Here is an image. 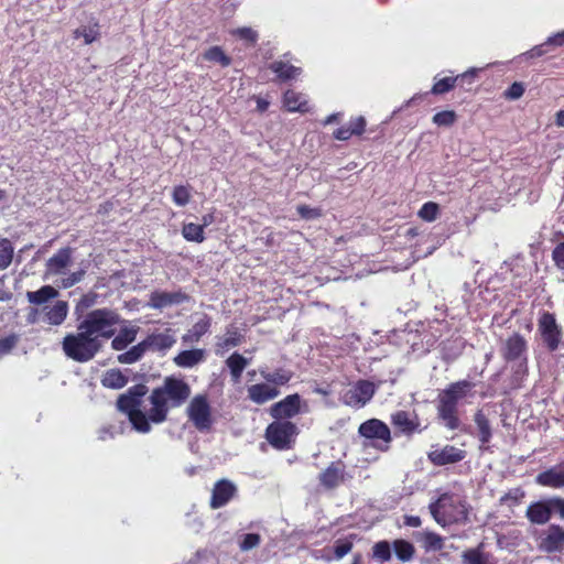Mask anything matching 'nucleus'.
<instances>
[{"label": "nucleus", "instance_id": "1", "mask_svg": "<svg viewBox=\"0 0 564 564\" xmlns=\"http://www.w3.org/2000/svg\"><path fill=\"white\" fill-rule=\"evenodd\" d=\"M147 392V386L135 384L127 393L120 395L117 401L118 410L128 416L132 427L139 433H149L151 431L150 423H163L170 408H178L187 401L191 395V387L181 378L166 377L160 387L152 390L149 397L151 406L143 412L141 404Z\"/></svg>", "mask_w": 564, "mask_h": 564}, {"label": "nucleus", "instance_id": "2", "mask_svg": "<svg viewBox=\"0 0 564 564\" xmlns=\"http://www.w3.org/2000/svg\"><path fill=\"white\" fill-rule=\"evenodd\" d=\"M475 384L468 380H460L448 386L438 397L437 415L442 424L448 430H457L460 420L457 415L458 402L471 394Z\"/></svg>", "mask_w": 564, "mask_h": 564}, {"label": "nucleus", "instance_id": "3", "mask_svg": "<svg viewBox=\"0 0 564 564\" xmlns=\"http://www.w3.org/2000/svg\"><path fill=\"white\" fill-rule=\"evenodd\" d=\"M126 323L121 316L110 308H98L87 313L78 324L77 329H85L96 338H111L117 332V326Z\"/></svg>", "mask_w": 564, "mask_h": 564}, {"label": "nucleus", "instance_id": "4", "mask_svg": "<svg viewBox=\"0 0 564 564\" xmlns=\"http://www.w3.org/2000/svg\"><path fill=\"white\" fill-rule=\"evenodd\" d=\"M429 508L434 520L442 527L463 523L467 520L466 503L456 494H442L436 501L430 503Z\"/></svg>", "mask_w": 564, "mask_h": 564}, {"label": "nucleus", "instance_id": "5", "mask_svg": "<svg viewBox=\"0 0 564 564\" xmlns=\"http://www.w3.org/2000/svg\"><path fill=\"white\" fill-rule=\"evenodd\" d=\"M100 348L101 340L85 333V329H77L76 334H68L63 339L65 355L77 362L91 360Z\"/></svg>", "mask_w": 564, "mask_h": 564}, {"label": "nucleus", "instance_id": "6", "mask_svg": "<svg viewBox=\"0 0 564 564\" xmlns=\"http://www.w3.org/2000/svg\"><path fill=\"white\" fill-rule=\"evenodd\" d=\"M501 355L508 364L517 367V375H524L528 370V344L518 333L512 334L501 347Z\"/></svg>", "mask_w": 564, "mask_h": 564}, {"label": "nucleus", "instance_id": "7", "mask_svg": "<svg viewBox=\"0 0 564 564\" xmlns=\"http://www.w3.org/2000/svg\"><path fill=\"white\" fill-rule=\"evenodd\" d=\"M186 414L193 425L200 432L209 431L215 422L213 408L206 393H198L191 399Z\"/></svg>", "mask_w": 564, "mask_h": 564}, {"label": "nucleus", "instance_id": "8", "mask_svg": "<svg viewBox=\"0 0 564 564\" xmlns=\"http://www.w3.org/2000/svg\"><path fill=\"white\" fill-rule=\"evenodd\" d=\"M358 432L375 448L383 452L389 449L391 431L384 422L378 419H370L360 424Z\"/></svg>", "mask_w": 564, "mask_h": 564}, {"label": "nucleus", "instance_id": "9", "mask_svg": "<svg viewBox=\"0 0 564 564\" xmlns=\"http://www.w3.org/2000/svg\"><path fill=\"white\" fill-rule=\"evenodd\" d=\"M296 434V425L286 420H276L265 431L268 442L276 449L290 448Z\"/></svg>", "mask_w": 564, "mask_h": 564}, {"label": "nucleus", "instance_id": "10", "mask_svg": "<svg viewBox=\"0 0 564 564\" xmlns=\"http://www.w3.org/2000/svg\"><path fill=\"white\" fill-rule=\"evenodd\" d=\"M376 390L377 387L373 382L359 380L343 392L340 400L348 406L361 409L372 399Z\"/></svg>", "mask_w": 564, "mask_h": 564}, {"label": "nucleus", "instance_id": "11", "mask_svg": "<svg viewBox=\"0 0 564 564\" xmlns=\"http://www.w3.org/2000/svg\"><path fill=\"white\" fill-rule=\"evenodd\" d=\"M538 328L549 350H556L562 338V329L554 315L544 312L539 318Z\"/></svg>", "mask_w": 564, "mask_h": 564}, {"label": "nucleus", "instance_id": "12", "mask_svg": "<svg viewBox=\"0 0 564 564\" xmlns=\"http://www.w3.org/2000/svg\"><path fill=\"white\" fill-rule=\"evenodd\" d=\"M391 423L401 434L406 436L421 433L426 429V426H422L415 412L403 410L397 411L391 415Z\"/></svg>", "mask_w": 564, "mask_h": 564}, {"label": "nucleus", "instance_id": "13", "mask_svg": "<svg viewBox=\"0 0 564 564\" xmlns=\"http://www.w3.org/2000/svg\"><path fill=\"white\" fill-rule=\"evenodd\" d=\"M237 492L238 488L231 480L224 478L216 481L212 490L210 508L216 510L225 507L235 498Z\"/></svg>", "mask_w": 564, "mask_h": 564}, {"label": "nucleus", "instance_id": "14", "mask_svg": "<svg viewBox=\"0 0 564 564\" xmlns=\"http://www.w3.org/2000/svg\"><path fill=\"white\" fill-rule=\"evenodd\" d=\"M149 351L165 355L176 344L175 332L171 328L154 330L144 338Z\"/></svg>", "mask_w": 564, "mask_h": 564}, {"label": "nucleus", "instance_id": "15", "mask_svg": "<svg viewBox=\"0 0 564 564\" xmlns=\"http://www.w3.org/2000/svg\"><path fill=\"white\" fill-rule=\"evenodd\" d=\"M539 549L546 553L562 552L564 550V529L558 524H551L540 536Z\"/></svg>", "mask_w": 564, "mask_h": 564}, {"label": "nucleus", "instance_id": "16", "mask_svg": "<svg viewBox=\"0 0 564 564\" xmlns=\"http://www.w3.org/2000/svg\"><path fill=\"white\" fill-rule=\"evenodd\" d=\"M346 468L341 462H333L318 476L319 484L326 489L338 487L346 480Z\"/></svg>", "mask_w": 564, "mask_h": 564}, {"label": "nucleus", "instance_id": "17", "mask_svg": "<svg viewBox=\"0 0 564 564\" xmlns=\"http://www.w3.org/2000/svg\"><path fill=\"white\" fill-rule=\"evenodd\" d=\"M187 300L182 291H154L150 294L149 306L154 310H163L172 305H178Z\"/></svg>", "mask_w": 564, "mask_h": 564}, {"label": "nucleus", "instance_id": "18", "mask_svg": "<svg viewBox=\"0 0 564 564\" xmlns=\"http://www.w3.org/2000/svg\"><path fill=\"white\" fill-rule=\"evenodd\" d=\"M466 456L465 451L452 445L442 448H435L429 453V459L436 466H444L463 460Z\"/></svg>", "mask_w": 564, "mask_h": 564}, {"label": "nucleus", "instance_id": "19", "mask_svg": "<svg viewBox=\"0 0 564 564\" xmlns=\"http://www.w3.org/2000/svg\"><path fill=\"white\" fill-rule=\"evenodd\" d=\"M301 397L290 394L271 408V415L276 420L291 419L300 413Z\"/></svg>", "mask_w": 564, "mask_h": 564}, {"label": "nucleus", "instance_id": "20", "mask_svg": "<svg viewBox=\"0 0 564 564\" xmlns=\"http://www.w3.org/2000/svg\"><path fill=\"white\" fill-rule=\"evenodd\" d=\"M72 248L65 247L59 249L55 254H53L45 264V273L46 275H59L64 274L66 268L72 262Z\"/></svg>", "mask_w": 564, "mask_h": 564}, {"label": "nucleus", "instance_id": "21", "mask_svg": "<svg viewBox=\"0 0 564 564\" xmlns=\"http://www.w3.org/2000/svg\"><path fill=\"white\" fill-rule=\"evenodd\" d=\"M525 517L532 524H545L552 517L551 499L532 502L529 505Z\"/></svg>", "mask_w": 564, "mask_h": 564}, {"label": "nucleus", "instance_id": "22", "mask_svg": "<svg viewBox=\"0 0 564 564\" xmlns=\"http://www.w3.org/2000/svg\"><path fill=\"white\" fill-rule=\"evenodd\" d=\"M242 341V335L235 326H229L226 329L224 336L217 337L215 345V354L217 356H224L230 349L239 346Z\"/></svg>", "mask_w": 564, "mask_h": 564}, {"label": "nucleus", "instance_id": "23", "mask_svg": "<svg viewBox=\"0 0 564 564\" xmlns=\"http://www.w3.org/2000/svg\"><path fill=\"white\" fill-rule=\"evenodd\" d=\"M127 321L126 323H122L123 325H120L119 333L117 335L115 334V336L111 337V348L113 350H124L137 338L140 328L134 325H127Z\"/></svg>", "mask_w": 564, "mask_h": 564}, {"label": "nucleus", "instance_id": "24", "mask_svg": "<svg viewBox=\"0 0 564 564\" xmlns=\"http://www.w3.org/2000/svg\"><path fill=\"white\" fill-rule=\"evenodd\" d=\"M206 359V351L202 348L182 350L174 358V364L180 368H193Z\"/></svg>", "mask_w": 564, "mask_h": 564}, {"label": "nucleus", "instance_id": "25", "mask_svg": "<svg viewBox=\"0 0 564 564\" xmlns=\"http://www.w3.org/2000/svg\"><path fill=\"white\" fill-rule=\"evenodd\" d=\"M248 398L257 403L263 404L279 395V390L268 383H257L248 387Z\"/></svg>", "mask_w": 564, "mask_h": 564}, {"label": "nucleus", "instance_id": "26", "mask_svg": "<svg viewBox=\"0 0 564 564\" xmlns=\"http://www.w3.org/2000/svg\"><path fill=\"white\" fill-rule=\"evenodd\" d=\"M212 326V318L208 315H203L193 326L182 336V341L185 345L198 343L200 338L206 335Z\"/></svg>", "mask_w": 564, "mask_h": 564}, {"label": "nucleus", "instance_id": "27", "mask_svg": "<svg viewBox=\"0 0 564 564\" xmlns=\"http://www.w3.org/2000/svg\"><path fill=\"white\" fill-rule=\"evenodd\" d=\"M536 482L551 488L564 487V467H552L536 476Z\"/></svg>", "mask_w": 564, "mask_h": 564}, {"label": "nucleus", "instance_id": "28", "mask_svg": "<svg viewBox=\"0 0 564 564\" xmlns=\"http://www.w3.org/2000/svg\"><path fill=\"white\" fill-rule=\"evenodd\" d=\"M68 314V304L65 301H57L52 306L45 307V322L53 326L64 323Z\"/></svg>", "mask_w": 564, "mask_h": 564}, {"label": "nucleus", "instance_id": "29", "mask_svg": "<svg viewBox=\"0 0 564 564\" xmlns=\"http://www.w3.org/2000/svg\"><path fill=\"white\" fill-rule=\"evenodd\" d=\"M474 422L477 427V437L480 442V448H486L487 444L492 437V431L489 420L482 411H477L474 416Z\"/></svg>", "mask_w": 564, "mask_h": 564}, {"label": "nucleus", "instance_id": "30", "mask_svg": "<svg viewBox=\"0 0 564 564\" xmlns=\"http://www.w3.org/2000/svg\"><path fill=\"white\" fill-rule=\"evenodd\" d=\"M270 69L276 74L278 78L283 82L292 80L301 75V68L291 65L289 62L274 61L270 64Z\"/></svg>", "mask_w": 564, "mask_h": 564}, {"label": "nucleus", "instance_id": "31", "mask_svg": "<svg viewBox=\"0 0 564 564\" xmlns=\"http://www.w3.org/2000/svg\"><path fill=\"white\" fill-rule=\"evenodd\" d=\"M283 104L289 111L305 112L308 110L306 97L294 90H288L283 97Z\"/></svg>", "mask_w": 564, "mask_h": 564}, {"label": "nucleus", "instance_id": "32", "mask_svg": "<svg viewBox=\"0 0 564 564\" xmlns=\"http://www.w3.org/2000/svg\"><path fill=\"white\" fill-rule=\"evenodd\" d=\"M249 362L250 360L239 352H234L227 358L226 365L230 371V376L234 382H238L240 380L241 375Z\"/></svg>", "mask_w": 564, "mask_h": 564}, {"label": "nucleus", "instance_id": "33", "mask_svg": "<svg viewBox=\"0 0 564 564\" xmlns=\"http://www.w3.org/2000/svg\"><path fill=\"white\" fill-rule=\"evenodd\" d=\"M100 36V25L97 21L93 20L86 25H80L74 31V37H83L86 45L97 41Z\"/></svg>", "mask_w": 564, "mask_h": 564}, {"label": "nucleus", "instance_id": "34", "mask_svg": "<svg viewBox=\"0 0 564 564\" xmlns=\"http://www.w3.org/2000/svg\"><path fill=\"white\" fill-rule=\"evenodd\" d=\"M57 295L58 292L51 285H44L37 291H29L26 293L28 301L35 305L44 304Z\"/></svg>", "mask_w": 564, "mask_h": 564}, {"label": "nucleus", "instance_id": "35", "mask_svg": "<svg viewBox=\"0 0 564 564\" xmlns=\"http://www.w3.org/2000/svg\"><path fill=\"white\" fill-rule=\"evenodd\" d=\"M149 351L148 348H147V345H145V341L144 339L142 341H140L139 344L132 346L130 349H128L127 351L120 354L117 359L120 364H123V365H131V364H134L137 361H139L143 356L144 354Z\"/></svg>", "mask_w": 564, "mask_h": 564}, {"label": "nucleus", "instance_id": "36", "mask_svg": "<svg viewBox=\"0 0 564 564\" xmlns=\"http://www.w3.org/2000/svg\"><path fill=\"white\" fill-rule=\"evenodd\" d=\"M416 540L420 541L425 551H440L444 546V541L441 535L424 531L416 533Z\"/></svg>", "mask_w": 564, "mask_h": 564}, {"label": "nucleus", "instance_id": "37", "mask_svg": "<svg viewBox=\"0 0 564 564\" xmlns=\"http://www.w3.org/2000/svg\"><path fill=\"white\" fill-rule=\"evenodd\" d=\"M392 547L397 558L403 563L410 562L414 557L415 549L413 544L406 540H394Z\"/></svg>", "mask_w": 564, "mask_h": 564}, {"label": "nucleus", "instance_id": "38", "mask_svg": "<svg viewBox=\"0 0 564 564\" xmlns=\"http://www.w3.org/2000/svg\"><path fill=\"white\" fill-rule=\"evenodd\" d=\"M127 382V377L118 369L108 370L101 379L102 386L110 389H121Z\"/></svg>", "mask_w": 564, "mask_h": 564}, {"label": "nucleus", "instance_id": "39", "mask_svg": "<svg viewBox=\"0 0 564 564\" xmlns=\"http://www.w3.org/2000/svg\"><path fill=\"white\" fill-rule=\"evenodd\" d=\"M260 375L267 382L278 386L288 383L292 378V372L284 369H278L272 372L261 369Z\"/></svg>", "mask_w": 564, "mask_h": 564}, {"label": "nucleus", "instance_id": "40", "mask_svg": "<svg viewBox=\"0 0 564 564\" xmlns=\"http://www.w3.org/2000/svg\"><path fill=\"white\" fill-rule=\"evenodd\" d=\"M204 59L217 63L223 67H228L231 64V58L225 54L221 47L212 46L204 54Z\"/></svg>", "mask_w": 564, "mask_h": 564}, {"label": "nucleus", "instance_id": "41", "mask_svg": "<svg viewBox=\"0 0 564 564\" xmlns=\"http://www.w3.org/2000/svg\"><path fill=\"white\" fill-rule=\"evenodd\" d=\"M392 546L389 541L382 540L373 544L372 546V558L384 563L392 557Z\"/></svg>", "mask_w": 564, "mask_h": 564}, {"label": "nucleus", "instance_id": "42", "mask_svg": "<svg viewBox=\"0 0 564 564\" xmlns=\"http://www.w3.org/2000/svg\"><path fill=\"white\" fill-rule=\"evenodd\" d=\"M14 254V248L9 239H0V270L10 267Z\"/></svg>", "mask_w": 564, "mask_h": 564}, {"label": "nucleus", "instance_id": "43", "mask_svg": "<svg viewBox=\"0 0 564 564\" xmlns=\"http://www.w3.org/2000/svg\"><path fill=\"white\" fill-rule=\"evenodd\" d=\"M182 234L187 241L203 242L205 239L203 226L199 224H184Z\"/></svg>", "mask_w": 564, "mask_h": 564}, {"label": "nucleus", "instance_id": "44", "mask_svg": "<svg viewBox=\"0 0 564 564\" xmlns=\"http://www.w3.org/2000/svg\"><path fill=\"white\" fill-rule=\"evenodd\" d=\"M354 545L352 535L346 536L343 539H338L334 543V556L336 560L343 558L345 555H347Z\"/></svg>", "mask_w": 564, "mask_h": 564}, {"label": "nucleus", "instance_id": "45", "mask_svg": "<svg viewBox=\"0 0 564 564\" xmlns=\"http://www.w3.org/2000/svg\"><path fill=\"white\" fill-rule=\"evenodd\" d=\"M124 431V423L120 422L118 424H108L102 426L98 431V438L101 441H107L116 437L119 434H122Z\"/></svg>", "mask_w": 564, "mask_h": 564}, {"label": "nucleus", "instance_id": "46", "mask_svg": "<svg viewBox=\"0 0 564 564\" xmlns=\"http://www.w3.org/2000/svg\"><path fill=\"white\" fill-rule=\"evenodd\" d=\"M440 214V207L434 202H427L423 204V206L420 208L417 215L421 219L425 221H434Z\"/></svg>", "mask_w": 564, "mask_h": 564}, {"label": "nucleus", "instance_id": "47", "mask_svg": "<svg viewBox=\"0 0 564 564\" xmlns=\"http://www.w3.org/2000/svg\"><path fill=\"white\" fill-rule=\"evenodd\" d=\"M456 113L453 110H444L434 115L433 122L440 127H451L456 121Z\"/></svg>", "mask_w": 564, "mask_h": 564}, {"label": "nucleus", "instance_id": "48", "mask_svg": "<svg viewBox=\"0 0 564 564\" xmlns=\"http://www.w3.org/2000/svg\"><path fill=\"white\" fill-rule=\"evenodd\" d=\"M172 199L177 206H185L191 199L188 187L184 185L175 186L172 193Z\"/></svg>", "mask_w": 564, "mask_h": 564}, {"label": "nucleus", "instance_id": "49", "mask_svg": "<svg viewBox=\"0 0 564 564\" xmlns=\"http://www.w3.org/2000/svg\"><path fill=\"white\" fill-rule=\"evenodd\" d=\"M457 78L455 77H444L435 82L432 87V93L434 95H442L449 91L456 84Z\"/></svg>", "mask_w": 564, "mask_h": 564}, {"label": "nucleus", "instance_id": "50", "mask_svg": "<svg viewBox=\"0 0 564 564\" xmlns=\"http://www.w3.org/2000/svg\"><path fill=\"white\" fill-rule=\"evenodd\" d=\"M261 543V536L258 533H247L242 535L239 542L241 551H250L257 547Z\"/></svg>", "mask_w": 564, "mask_h": 564}, {"label": "nucleus", "instance_id": "51", "mask_svg": "<svg viewBox=\"0 0 564 564\" xmlns=\"http://www.w3.org/2000/svg\"><path fill=\"white\" fill-rule=\"evenodd\" d=\"M18 343L19 336L17 334H11L4 338H0V358L9 355Z\"/></svg>", "mask_w": 564, "mask_h": 564}, {"label": "nucleus", "instance_id": "52", "mask_svg": "<svg viewBox=\"0 0 564 564\" xmlns=\"http://www.w3.org/2000/svg\"><path fill=\"white\" fill-rule=\"evenodd\" d=\"M524 495L525 494L521 488H513L509 490L505 496H502L500 501L512 507L520 503V501L524 498Z\"/></svg>", "mask_w": 564, "mask_h": 564}, {"label": "nucleus", "instance_id": "53", "mask_svg": "<svg viewBox=\"0 0 564 564\" xmlns=\"http://www.w3.org/2000/svg\"><path fill=\"white\" fill-rule=\"evenodd\" d=\"M464 564H487L485 555L478 549H471L463 555Z\"/></svg>", "mask_w": 564, "mask_h": 564}, {"label": "nucleus", "instance_id": "54", "mask_svg": "<svg viewBox=\"0 0 564 564\" xmlns=\"http://www.w3.org/2000/svg\"><path fill=\"white\" fill-rule=\"evenodd\" d=\"M481 70V68L471 67L468 70L464 72L460 75H457L455 78H457V82L459 86L465 87L466 85L470 86L475 78L477 77L478 73Z\"/></svg>", "mask_w": 564, "mask_h": 564}, {"label": "nucleus", "instance_id": "55", "mask_svg": "<svg viewBox=\"0 0 564 564\" xmlns=\"http://www.w3.org/2000/svg\"><path fill=\"white\" fill-rule=\"evenodd\" d=\"M86 274V271L84 269H80L78 271H75L70 273L69 275L65 276L61 281V286L63 289H69L74 286L75 284L79 283Z\"/></svg>", "mask_w": 564, "mask_h": 564}, {"label": "nucleus", "instance_id": "56", "mask_svg": "<svg viewBox=\"0 0 564 564\" xmlns=\"http://www.w3.org/2000/svg\"><path fill=\"white\" fill-rule=\"evenodd\" d=\"M550 51H551V46H550V44H546V41H545L542 44L535 45L530 51L523 53L522 55H520V57H525V58L541 57V56L547 54Z\"/></svg>", "mask_w": 564, "mask_h": 564}, {"label": "nucleus", "instance_id": "57", "mask_svg": "<svg viewBox=\"0 0 564 564\" xmlns=\"http://www.w3.org/2000/svg\"><path fill=\"white\" fill-rule=\"evenodd\" d=\"M552 260L558 270L564 271V241L557 243L553 249Z\"/></svg>", "mask_w": 564, "mask_h": 564}, {"label": "nucleus", "instance_id": "58", "mask_svg": "<svg viewBox=\"0 0 564 564\" xmlns=\"http://www.w3.org/2000/svg\"><path fill=\"white\" fill-rule=\"evenodd\" d=\"M354 135H360L366 128V119L362 116L351 119L347 124Z\"/></svg>", "mask_w": 564, "mask_h": 564}, {"label": "nucleus", "instance_id": "59", "mask_svg": "<svg viewBox=\"0 0 564 564\" xmlns=\"http://www.w3.org/2000/svg\"><path fill=\"white\" fill-rule=\"evenodd\" d=\"M524 94V86L521 83H513L506 91V97L509 99H519Z\"/></svg>", "mask_w": 564, "mask_h": 564}, {"label": "nucleus", "instance_id": "60", "mask_svg": "<svg viewBox=\"0 0 564 564\" xmlns=\"http://www.w3.org/2000/svg\"><path fill=\"white\" fill-rule=\"evenodd\" d=\"M234 34H237L240 39L246 40L248 42H256L257 41V33L250 28H240L234 31Z\"/></svg>", "mask_w": 564, "mask_h": 564}, {"label": "nucleus", "instance_id": "61", "mask_svg": "<svg viewBox=\"0 0 564 564\" xmlns=\"http://www.w3.org/2000/svg\"><path fill=\"white\" fill-rule=\"evenodd\" d=\"M297 213L304 219H313L321 215L318 209L311 208L306 205L297 206Z\"/></svg>", "mask_w": 564, "mask_h": 564}, {"label": "nucleus", "instance_id": "62", "mask_svg": "<svg viewBox=\"0 0 564 564\" xmlns=\"http://www.w3.org/2000/svg\"><path fill=\"white\" fill-rule=\"evenodd\" d=\"M546 44H550L551 47H558L564 45V30L549 36L546 39Z\"/></svg>", "mask_w": 564, "mask_h": 564}, {"label": "nucleus", "instance_id": "63", "mask_svg": "<svg viewBox=\"0 0 564 564\" xmlns=\"http://www.w3.org/2000/svg\"><path fill=\"white\" fill-rule=\"evenodd\" d=\"M552 513H557L564 520V499L563 498H552Z\"/></svg>", "mask_w": 564, "mask_h": 564}, {"label": "nucleus", "instance_id": "64", "mask_svg": "<svg viewBox=\"0 0 564 564\" xmlns=\"http://www.w3.org/2000/svg\"><path fill=\"white\" fill-rule=\"evenodd\" d=\"M354 135L348 126H343L335 130L334 138L340 141H346Z\"/></svg>", "mask_w": 564, "mask_h": 564}]
</instances>
